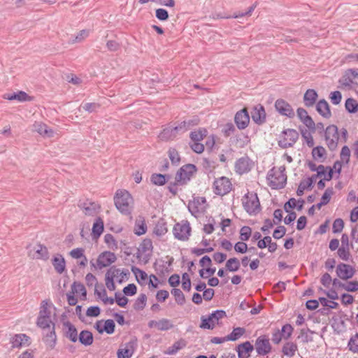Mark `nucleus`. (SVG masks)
Instances as JSON below:
<instances>
[{"label": "nucleus", "instance_id": "obj_1", "mask_svg": "<svg viewBox=\"0 0 358 358\" xmlns=\"http://www.w3.org/2000/svg\"><path fill=\"white\" fill-rule=\"evenodd\" d=\"M266 179L268 184L273 189H282L287 182V175L285 174V166H281L278 169L272 168L267 173Z\"/></svg>", "mask_w": 358, "mask_h": 358}, {"label": "nucleus", "instance_id": "obj_2", "mask_svg": "<svg viewBox=\"0 0 358 358\" xmlns=\"http://www.w3.org/2000/svg\"><path fill=\"white\" fill-rule=\"evenodd\" d=\"M132 202L133 198L127 190H117L114 196L115 207L123 215H129L131 213Z\"/></svg>", "mask_w": 358, "mask_h": 358}, {"label": "nucleus", "instance_id": "obj_3", "mask_svg": "<svg viewBox=\"0 0 358 358\" xmlns=\"http://www.w3.org/2000/svg\"><path fill=\"white\" fill-rule=\"evenodd\" d=\"M51 306L52 304L49 303L46 300L42 301L41 303L40 310L36 320V325L43 329V331H45L46 328H50L51 324L55 323L50 319Z\"/></svg>", "mask_w": 358, "mask_h": 358}, {"label": "nucleus", "instance_id": "obj_4", "mask_svg": "<svg viewBox=\"0 0 358 358\" xmlns=\"http://www.w3.org/2000/svg\"><path fill=\"white\" fill-rule=\"evenodd\" d=\"M196 171V167L192 164H187L181 166L176 174L177 182H181V186L186 185L192 179Z\"/></svg>", "mask_w": 358, "mask_h": 358}, {"label": "nucleus", "instance_id": "obj_5", "mask_svg": "<svg viewBox=\"0 0 358 358\" xmlns=\"http://www.w3.org/2000/svg\"><path fill=\"white\" fill-rule=\"evenodd\" d=\"M243 206L250 215H257L261 210L260 202L257 194H248L243 198Z\"/></svg>", "mask_w": 358, "mask_h": 358}, {"label": "nucleus", "instance_id": "obj_6", "mask_svg": "<svg viewBox=\"0 0 358 358\" xmlns=\"http://www.w3.org/2000/svg\"><path fill=\"white\" fill-rule=\"evenodd\" d=\"M173 234L175 238L179 241H187L191 235V227L189 222L183 220L176 223L173 227Z\"/></svg>", "mask_w": 358, "mask_h": 358}, {"label": "nucleus", "instance_id": "obj_7", "mask_svg": "<svg viewBox=\"0 0 358 358\" xmlns=\"http://www.w3.org/2000/svg\"><path fill=\"white\" fill-rule=\"evenodd\" d=\"M231 182L227 177L222 176L213 182V192L220 196L227 194L231 190Z\"/></svg>", "mask_w": 358, "mask_h": 358}, {"label": "nucleus", "instance_id": "obj_8", "mask_svg": "<svg viewBox=\"0 0 358 358\" xmlns=\"http://www.w3.org/2000/svg\"><path fill=\"white\" fill-rule=\"evenodd\" d=\"M117 260L115 253L110 251H105L101 252L96 259V266L91 261L90 264L92 267L102 269L103 268L110 266Z\"/></svg>", "mask_w": 358, "mask_h": 358}, {"label": "nucleus", "instance_id": "obj_9", "mask_svg": "<svg viewBox=\"0 0 358 358\" xmlns=\"http://www.w3.org/2000/svg\"><path fill=\"white\" fill-rule=\"evenodd\" d=\"M282 139L278 141V145L282 148L292 147L299 138V133L293 129H287L282 131Z\"/></svg>", "mask_w": 358, "mask_h": 358}, {"label": "nucleus", "instance_id": "obj_10", "mask_svg": "<svg viewBox=\"0 0 358 358\" xmlns=\"http://www.w3.org/2000/svg\"><path fill=\"white\" fill-rule=\"evenodd\" d=\"M324 137L329 149L336 150L338 141V127L334 124L328 126L325 130Z\"/></svg>", "mask_w": 358, "mask_h": 358}, {"label": "nucleus", "instance_id": "obj_11", "mask_svg": "<svg viewBox=\"0 0 358 358\" xmlns=\"http://www.w3.org/2000/svg\"><path fill=\"white\" fill-rule=\"evenodd\" d=\"M255 349L257 355L265 356L271 352L272 347L269 341V338L266 335L259 336L255 343Z\"/></svg>", "mask_w": 358, "mask_h": 358}, {"label": "nucleus", "instance_id": "obj_12", "mask_svg": "<svg viewBox=\"0 0 358 358\" xmlns=\"http://www.w3.org/2000/svg\"><path fill=\"white\" fill-rule=\"evenodd\" d=\"M275 108L278 113L282 116L292 118L295 115L294 109L292 106L282 99H278L275 101Z\"/></svg>", "mask_w": 358, "mask_h": 358}, {"label": "nucleus", "instance_id": "obj_13", "mask_svg": "<svg viewBox=\"0 0 358 358\" xmlns=\"http://www.w3.org/2000/svg\"><path fill=\"white\" fill-rule=\"evenodd\" d=\"M355 269L350 264L339 263L336 268L337 276L343 280H348L352 278L355 274Z\"/></svg>", "mask_w": 358, "mask_h": 358}, {"label": "nucleus", "instance_id": "obj_14", "mask_svg": "<svg viewBox=\"0 0 358 358\" xmlns=\"http://www.w3.org/2000/svg\"><path fill=\"white\" fill-rule=\"evenodd\" d=\"M179 124L175 127H167L161 131L159 138L164 141H173L178 135L184 134Z\"/></svg>", "mask_w": 358, "mask_h": 358}, {"label": "nucleus", "instance_id": "obj_15", "mask_svg": "<svg viewBox=\"0 0 358 358\" xmlns=\"http://www.w3.org/2000/svg\"><path fill=\"white\" fill-rule=\"evenodd\" d=\"M251 117L255 124L258 125L263 124L266 119L264 107L261 104L255 106L251 111Z\"/></svg>", "mask_w": 358, "mask_h": 358}, {"label": "nucleus", "instance_id": "obj_16", "mask_svg": "<svg viewBox=\"0 0 358 358\" xmlns=\"http://www.w3.org/2000/svg\"><path fill=\"white\" fill-rule=\"evenodd\" d=\"M234 122L237 127L241 130L245 129L248 126L250 115L246 108H243L235 114Z\"/></svg>", "mask_w": 358, "mask_h": 358}, {"label": "nucleus", "instance_id": "obj_17", "mask_svg": "<svg viewBox=\"0 0 358 358\" xmlns=\"http://www.w3.org/2000/svg\"><path fill=\"white\" fill-rule=\"evenodd\" d=\"M64 336L71 342L76 343L78 341V331L76 327L69 321L62 322Z\"/></svg>", "mask_w": 358, "mask_h": 358}, {"label": "nucleus", "instance_id": "obj_18", "mask_svg": "<svg viewBox=\"0 0 358 358\" xmlns=\"http://www.w3.org/2000/svg\"><path fill=\"white\" fill-rule=\"evenodd\" d=\"M48 331L43 333V341L45 345L51 350H52L57 343V336L55 333V324L52 323L50 328H47Z\"/></svg>", "mask_w": 358, "mask_h": 358}, {"label": "nucleus", "instance_id": "obj_19", "mask_svg": "<svg viewBox=\"0 0 358 358\" xmlns=\"http://www.w3.org/2000/svg\"><path fill=\"white\" fill-rule=\"evenodd\" d=\"M254 350L255 347L250 341L243 342L236 347L238 358H249Z\"/></svg>", "mask_w": 358, "mask_h": 358}, {"label": "nucleus", "instance_id": "obj_20", "mask_svg": "<svg viewBox=\"0 0 358 358\" xmlns=\"http://www.w3.org/2000/svg\"><path fill=\"white\" fill-rule=\"evenodd\" d=\"M149 328H157L159 331H167L173 327L171 321L166 318H162L158 321L150 320L148 323Z\"/></svg>", "mask_w": 358, "mask_h": 358}, {"label": "nucleus", "instance_id": "obj_21", "mask_svg": "<svg viewBox=\"0 0 358 358\" xmlns=\"http://www.w3.org/2000/svg\"><path fill=\"white\" fill-rule=\"evenodd\" d=\"M120 269L115 266L110 267L106 273V285L110 291L115 289L116 287L114 282V278L119 273Z\"/></svg>", "mask_w": 358, "mask_h": 358}, {"label": "nucleus", "instance_id": "obj_22", "mask_svg": "<svg viewBox=\"0 0 358 358\" xmlns=\"http://www.w3.org/2000/svg\"><path fill=\"white\" fill-rule=\"evenodd\" d=\"M102 321H97L95 323V329L99 331V333L102 334L103 331L106 332L108 334H112L115 331V322L108 319L104 322V325L101 327Z\"/></svg>", "mask_w": 358, "mask_h": 358}, {"label": "nucleus", "instance_id": "obj_23", "mask_svg": "<svg viewBox=\"0 0 358 358\" xmlns=\"http://www.w3.org/2000/svg\"><path fill=\"white\" fill-rule=\"evenodd\" d=\"M29 255H31L33 259H43L45 261L48 260L50 257L48 248L40 243L34 248V254L31 255V251L29 252Z\"/></svg>", "mask_w": 358, "mask_h": 358}, {"label": "nucleus", "instance_id": "obj_24", "mask_svg": "<svg viewBox=\"0 0 358 358\" xmlns=\"http://www.w3.org/2000/svg\"><path fill=\"white\" fill-rule=\"evenodd\" d=\"M12 348H20L22 345H29L30 338L24 334H15L10 339Z\"/></svg>", "mask_w": 358, "mask_h": 358}, {"label": "nucleus", "instance_id": "obj_25", "mask_svg": "<svg viewBox=\"0 0 358 358\" xmlns=\"http://www.w3.org/2000/svg\"><path fill=\"white\" fill-rule=\"evenodd\" d=\"M316 110L324 118L329 119L331 116L330 106L325 99H321L317 103Z\"/></svg>", "mask_w": 358, "mask_h": 358}, {"label": "nucleus", "instance_id": "obj_26", "mask_svg": "<svg viewBox=\"0 0 358 358\" xmlns=\"http://www.w3.org/2000/svg\"><path fill=\"white\" fill-rule=\"evenodd\" d=\"M235 169L239 174L248 173L250 171V159L248 157L238 159L236 162Z\"/></svg>", "mask_w": 358, "mask_h": 358}, {"label": "nucleus", "instance_id": "obj_27", "mask_svg": "<svg viewBox=\"0 0 358 358\" xmlns=\"http://www.w3.org/2000/svg\"><path fill=\"white\" fill-rule=\"evenodd\" d=\"M139 249L141 250L142 253H145L144 259L145 262H148L153 249L152 242L149 238L144 239L140 245Z\"/></svg>", "mask_w": 358, "mask_h": 358}, {"label": "nucleus", "instance_id": "obj_28", "mask_svg": "<svg viewBox=\"0 0 358 358\" xmlns=\"http://www.w3.org/2000/svg\"><path fill=\"white\" fill-rule=\"evenodd\" d=\"M33 127L35 131L43 136L52 137L54 134V131L42 122H35Z\"/></svg>", "mask_w": 358, "mask_h": 358}, {"label": "nucleus", "instance_id": "obj_29", "mask_svg": "<svg viewBox=\"0 0 358 358\" xmlns=\"http://www.w3.org/2000/svg\"><path fill=\"white\" fill-rule=\"evenodd\" d=\"M171 178L169 174L152 173L150 176L151 182L157 186L165 185Z\"/></svg>", "mask_w": 358, "mask_h": 358}, {"label": "nucleus", "instance_id": "obj_30", "mask_svg": "<svg viewBox=\"0 0 358 358\" xmlns=\"http://www.w3.org/2000/svg\"><path fill=\"white\" fill-rule=\"evenodd\" d=\"M55 270L58 273H62L66 268V262L62 255L57 254L52 260Z\"/></svg>", "mask_w": 358, "mask_h": 358}, {"label": "nucleus", "instance_id": "obj_31", "mask_svg": "<svg viewBox=\"0 0 358 358\" xmlns=\"http://www.w3.org/2000/svg\"><path fill=\"white\" fill-rule=\"evenodd\" d=\"M78 340L85 346L91 345L94 341L93 334L88 330H83L78 336Z\"/></svg>", "mask_w": 358, "mask_h": 358}, {"label": "nucleus", "instance_id": "obj_32", "mask_svg": "<svg viewBox=\"0 0 358 358\" xmlns=\"http://www.w3.org/2000/svg\"><path fill=\"white\" fill-rule=\"evenodd\" d=\"M317 96V93L315 90H308L303 96V102L305 106L307 107L313 106L315 104Z\"/></svg>", "mask_w": 358, "mask_h": 358}, {"label": "nucleus", "instance_id": "obj_33", "mask_svg": "<svg viewBox=\"0 0 358 358\" xmlns=\"http://www.w3.org/2000/svg\"><path fill=\"white\" fill-rule=\"evenodd\" d=\"M298 350L297 345L294 342H287L282 348V352L284 355L292 357L295 355Z\"/></svg>", "mask_w": 358, "mask_h": 358}, {"label": "nucleus", "instance_id": "obj_34", "mask_svg": "<svg viewBox=\"0 0 358 358\" xmlns=\"http://www.w3.org/2000/svg\"><path fill=\"white\" fill-rule=\"evenodd\" d=\"M326 150L321 145H318L313 148L312 156L315 161L320 162H324L326 159Z\"/></svg>", "mask_w": 358, "mask_h": 358}, {"label": "nucleus", "instance_id": "obj_35", "mask_svg": "<svg viewBox=\"0 0 358 358\" xmlns=\"http://www.w3.org/2000/svg\"><path fill=\"white\" fill-rule=\"evenodd\" d=\"M103 231V222L101 217H97L92 226L93 238H98Z\"/></svg>", "mask_w": 358, "mask_h": 358}, {"label": "nucleus", "instance_id": "obj_36", "mask_svg": "<svg viewBox=\"0 0 358 358\" xmlns=\"http://www.w3.org/2000/svg\"><path fill=\"white\" fill-rule=\"evenodd\" d=\"M206 202V199L205 197H196L194 198L192 201H189L188 204V209L192 214L194 213L199 212V206Z\"/></svg>", "mask_w": 358, "mask_h": 358}, {"label": "nucleus", "instance_id": "obj_37", "mask_svg": "<svg viewBox=\"0 0 358 358\" xmlns=\"http://www.w3.org/2000/svg\"><path fill=\"white\" fill-rule=\"evenodd\" d=\"M207 130L204 128H200L198 131H191L189 138L193 142H200L207 135Z\"/></svg>", "mask_w": 358, "mask_h": 358}, {"label": "nucleus", "instance_id": "obj_38", "mask_svg": "<svg viewBox=\"0 0 358 358\" xmlns=\"http://www.w3.org/2000/svg\"><path fill=\"white\" fill-rule=\"evenodd\" d=\"M199 123V118L198 117H194L192 119L185 120L181 122L179 125L181 126V129L183 132H186L187 130L191 129L192 127L197 125Z\"/></svg>", "mask_w": 358, "mask_h": 358}, {"label": "nucleus", "instance_id": "obj_39", "mask_svg": "<svg viewBox=\"0 0 358 358\" xmlns=\"http://www.w3.org/2000/svg\"><path fill=\"white\" fill-rule=\"evenodd\" d=\"M186 346V341L183 339H180L176 341L171 346H170L166 353L167 355H175L178 350L182 349Z\"/></svg>", "mask_w": 358, "mask_h": 358}, {"label": "nucleus", "instance_id": "obj_40", "mask_svg": "<svg viewBox=\"0 0 358 358\" xmlns=\"http://www.w3.org/2000/svg\"><path fill=\"white\" fill-rule=\"evenodd\" d=\"M241 264L236 257L229 259L225 264V268L228 271L236 272L239 270Z\"/></svg>", "mask_w": 358, "mask_h": 358}, {"label": "nucleus", "instance_id": "obj_41", "mask_svg": "<svg viewBox=\"0 0 358 358\" xmlns=\"http://www.w3.org/2000/svg\"><path fill=\"white\" fill-rule=\"evenodd\" d=\"M168 231L166 222L163 220H159L154 228V234L157 236H162Z\"/></svg>", "mask_w": 358, "mask_h": 358}, {"label": "nucleus", "instance_id": "obj_42", "mask_svg": "<svg viewBox=\"0 0 358 358\" xmlns=\"http://www.w3.org/2000/svg\"><path fill=\"white\" fill-rule=\"evenodd\" d=\"M5 98L10 101L17 100L21 102L29 100V95L23 91H19L18 92L13 93L12 94H7L5 96Z\"/></svg>", "mask_w": 358, "mask_h": 358}, {"label": "nucleus", "instance_id": "obj_43", "mask_svg": "<svg viewBox=\"0 0 358 358\" xmlns=\"http://www.w3.org/2000/svg\"><path fill=\"white\" fill-rule=\"evenodd\" d=\"M349 351L354 354H358V333L351 336L348 342Z\"/></svg>", "mask_w": 358, "mask_h": 358}, {"label": "nucleus", "instance_id": "obj_44", "mask_svg": "<svg viewBox=\"0 0 358 358\" xmlns=\"http://www.w3.org/2000/svg\"><path fill=\"white\" fill-rule=\"evenodd\" d=\"M71 292L73 294H80L84 299L87 296V291L83 284L74 282L71 285Z\"/></svg>", "mask_w": 358, "mask_h": 358}, {"label": "nucleus", "instance_id": "obj_45", "mask_svg": "<svg viewBox=\"0 0 358 358\" xmlns=\"http://www.w3.org/2000/svg\"><path fill=\"white\" fill-rule=\"evenodd\" d=\"M346 110L350 113H355L358 111V102L353 98H348L345 103Z\"/></svg>", "mask_w": 358, "mask_h": 358}, {"label": "nucleus", "instance_id": "obj_46", "mask_svg": "<svg viewBox=\"0 0 358 358\" xmlns=\"http://www.w3.org/2000/svg\"><path fill=\"white\" fill-rule=\"evenodd\" d=\"M245 332V329L243 327H236L227 336L228 341H235L242 336Z\"/></svg>", "mask_w": 358, "mask_h": 358}, {"label": "nucleus", "instance_id": "obj_47", "mask_svg": "<svg viewBox=\"0 0 358 358\" xmlns=\"http://www.w3.org/2000/svg\"><path fill=\"white\" fill-rule=\"evenodd\" d=\"M147 225L144 220L136 221L134 226V234L137 236H141L146 233Z\"/></svg>", "mask_w": 358, "mask_h": 358}, {"label": "nucleus", "instance_id": "obj_48", "mask_svg": "<svg viewBox=\"0 0 358 358\" xmlns=\"http://www.w3.org/2000/svg\"><path fill=\"white\" fill-rule=\"evenodd\" d=\"M147 296L145 294H141L134 303V308L136 310H141L146 306Z\"/></svg>", "mask_w": 358, "mask_h": 358}, {"label": "nucleus", "instance_id": "obj_49", "mask_svg": "<svg viewBox=\"0 0 358 358\" xmlns=\"http://www.w3.org/2000/svg\"><path fill=\"white\" fill-rule=\"evenodd\" d=\"M168 155L172 164L178 166L180 162V156L178 150L174 148H170L168 150Z\"/></svg>", "mask_w": 358, "mask_h": 358}, {"label": "nucleus", "instance_id": "obj_50", "mask_svg": "<svg viewBox=\"0 0 358 358\" xmlns=\"http://www.w3.org/2000/svg\"><path fill=\"white\" fill-rule=\"evenodd\" d=\"M171 294L174 296L176 302L180 306L185 303V297L182 292L178 288H173L171 290Z\"/></svg>", "mask_w": 358, "mask_h": 358}, {"label": "nucleus", "instance_id": "obj_51", "mask_svg": "<svg viewBox=\"0 0 358 358\" xmlns=\"http://www.w3.org/2000/svg\"><path fill=\"white\" fill-rule=\"evenodd\" d=\"M301 134L302 138L305 140V142L306 143L307 145L309 148H313L314 146V140L311 135V133L307 131L305 129L300 128Z\"/></svg>", "mask_w": 358, "mask_h": 358}, {"label": "nucleus", "instance_id": "obj_52", "mask_svg": "<svg viewBox=\"0 0 358 358\" xmlns=\"http://www.w3.org/2000/svg\"><path fill=\"white\" fill-rule=\"evenodd\" d=\"M337 255L340 259L345 262H348L351 257L350 248H348L340 247L337 250Z\"/></svg>", "mask_w": 358, "mask_h": 358}, {"label": "nucleus", "instance_id": "obj_53", "mask_svg": "<svg viewBox=\"0 0 358 358\" xmlns=\"http://www.w3.org/2000/svg\"><path fill=\"white\" fill-rule=\"evenodd\" d=\"M132 273L136 275V280L140 283L139 279L145 280L148 278V274L143 270L132 266L131 268Z\"/></svg>", "mask_w": 358, "mask_h": 358}, {"label": "nucleus", "instance_id": "obj_54", "mask_svg": "<svg viewBox=\"0 0 358 358\" xmlns=\"http://www.w3.org/2000/svg\"><path fill=\"white\" fill-rule=\"evenodd\" d=\"M99 208L100 206L98 203L95 202H89V206L85 208V214L86 215L93 216L98 212Z\"/></svg>", "mask_w": 358, "mask_h": 358}, {"label": "nucleus", "instance_id": "obj_55", "mask_svg": "<svg viewBox=\"0 0 358 358\" xmlns=\"http://www.w3.org/2000/svg\"><path fill=\"white\" fill-rule=\"evenodd\" d=\"M252 234V229L248 226H243L240 230V239L242 241H248Z\"/></svg>", "mask_w": 358, "mask_h": 358}, {"label": "nucleus", "instance_id": "obj_56", "mask_svg": "<svg viewBox=\"0 0 358 358\" xmlns=\"http://www.w3.org/2000/svg\"><path fill=\"white\" fill-rule=\"evenodd\" d=\"M87 36L88 31L85 29H83L75 37L71 38L69 43L71 44L80 43L83 41Z\"/></svg>", "mask_w": 358, "mask_h": 358}, {"label": "nucleus", "instance_id": "obj_57", "mask_svg": "<svg viewBox=\"0 0 358 358\" xmlns=\"http://www.w3.org/2000/svg\"><path fill=\"white\" fill-rule=\"evenodd\" d=\"M236 131L235 126L231 122L225 124L222 129V132L225 137H229Z\"/></svg>", "mask_w": 358, "mask_h": 358}, {"label": "nucleus", "instance_id": "obj_58", "mask_svg": "<svg viewBox=\"0 0 358 358\" xmlns=\"http://www.w3.org/2000/svg\"><path fill=\"white\" fill-rule=\"evenodd\" d=\"M200 327L206 329H213L215 327V324L213 323L210 315L207 318H205L204 317H201Z\"/></svg>", "mask_w": 358, "mask_h": 358}, {"label": "nucleus", "instance_id": "obj_59", "mask_svg": "<svg viewBox=\"0 0 358 358\" xmlns=\"http://www.w3.org/2000/svg\"><path fill=\"white\" fill-rule=\"evenodd\" d=\"M293 330L294 329L291 324H286L282 327V329L280 331L282 333L284 339L287 340L292 336Z\"/></svg>", "mask_w": 358, "mask_h": 358}, {"label": "nucleus", "instance_id": "obj_60", "mask_svg": "<svg viewBox=\"0 0 358 358\" xmlns=\"http://www.w3.org/2000/svg\"><path fill=\"white\" fill-rule=\"evenodd\" d=\"M344 227V222L341 218L336 219L332 225L333 233L338 234L342 231Z\"/></svg>", "mask_w": 358, "mask_h": 358}, {"label": "nucleus", "instance_id": "obj_61", "mask_svg": "<svg viewBox=\"0 0 358 358\" xmlns=\"http://www.w3.org/2000/svg\"><path fill=\"white\" fill-rule=\"evenodd\" d=\"M122 292L124 295L131 296L136 294L137 287L135 284L131 283L124 287Z\"/></svg>", "mask_w": 358, "mask_h": 358}, {"label": "nucleus", "instance_id": "obj_62", "mask_svg": "<svg viewBox=\"0 0 358 358\" xmlns=\"http://www.w3.org/2000/svg\"><path fill=\"white\" fill-rule=\"evenodd\" d=\"M182 287L185 291L189 292L191 289V280L187 273L182 275Z\"/></svg>", "mask_w": 358, "mask_h": 358}, {"label": "nucleus", "instance_id": "obj_63", "mask_svg": "<svg viewBox=\"0 0 358 358\" xmlns=\"http://www.w3.org/2000/svg\"><path fill=\"white\" fill-rule=\"evenodd\" d=\"M115 299L117 305L122 308L125 307L129 301V299L126 296H122L119 292L115 293Z\"/></svg>", "mask_w": 358, "mask_h": 358}, {"label": "nucleus", "instance_id": "obj_64", "mask_svg": "<svg viewBox=\"0 0 358 358\" xmlns=\"http://www.w3.org/2000/svg\"><path fill=\"white\" fill-rule=\"evenodd\" d=\"M344 290L347 292H357L358 291V281L353 280V281H347L345 282V286L344 287Z\"/></svg>", "mask_w": 358, "mask_h": 358}]
</instances>
